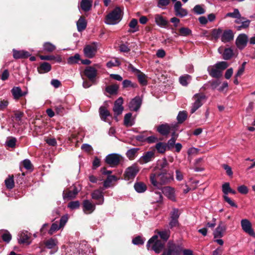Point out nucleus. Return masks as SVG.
I'll return each instance as SVG.
<instances>
[{
  "label": "nucleus",
  "instance_id": "3c124183",
  "mask_svg": "<svg viewBox=\"0 0 255 255\" xmlns=\"http://www.w3.org/2000/svg\"><path fill=\"white\" fill-rule=\"evenodd\" d=\"M176 140V137H172L169 140H168L167 142L166 143L167 150H172V149L174 147Z\"/></svg>",
  "mask_w": 255,
  "mask_h": 255
},
{
  "label": "nucleus",
  "instance_id": "c85d7f7f",
  "mask_svg": "<svg viewBox=\"0 0 255 255\" xmlns=\"http://www.w3.org/2000/svg\"><path fill=\"white\" fill-rule=\"evenodd\" d=\"M119 89V85L114 84L107 86L105 88V91L111 95H115L118 94Z\"/></svg>",
  "mask_w": 255,
  "mask_h": 255
},
{
  "label": "nucleus",
  "instance_id": "f3484780",
  "mask_svg": "<svg viewBox=\"0 0 255 255\" xmlns=\"http://www.w3.org/2000/svg\"><path fill=\"white\" fill-rule=\"evenodd\" d=\"M142 103V100L139 96H136L129 103L128 107L130 111H137Z\"/></svg>",
  "mask_w": 255,
  "mask_h": 255
},
{
  "label": "nucleus",
  "instance_id": "680f3d73",
  "mask_svg": "<svg viewBox=\"0 0 255 255\" xmlns=\"http://www.w3.org/2000/svg\"><path fill=\"white\" fill-rule=\"evenodd\" d=\"M16 142V139L15 137H11L9 139H8L6 144L7 146L11 148H14L15 146V143Z\"/></svg>",
  "mask_w": 255,
  "mask_h": 255
},
{
  "label": "nucleus",
  "instance_id": "473e14b6",
  "mask_svg": "<svg viewBox=\"0 0 255 255\" xmlns=\"http://www.w3.org/2000/svg\"><path fill=\"white\" fill-rule=\"evenodd\" d=\"M0 235L3 242L8 243L11 240L12 236L7 230L0 231Z\"/></svg>",
  "mask_w": 255,
  "mask_h": 255
},
{
  "label": "nucleus",
  "instance_id": "f704fd0d",
  "mask_svg": "<svg viewBox=\"0 0 255 255\" xmlns=\"http://www.w3.org/2000/svg\"><path fill=\"white\" fill-rule=\"evenodd\" d=\"M27 232H22L19 235V238L18 239V242L20 244H27L29 245L30 242H28L29 237L27 235Z\"/></svg>",
  "mask_w": 255,
  "mask_h": 255
},
{
  "label": "nucleus",
  "instance_id": "a878e982",
  "mask_svg": "<svg viewBox=\"0 0 255 255\" xmlns=\"http://www.w3.org/2000/svg\"><path fill=\"white\" fill-rule=\"evenodd\" d=\"M51 70V65L46 62H44L40 64L37 67V71L40 74H43L49 72Z\"/></svg>",
  "mask_w": 255,
  "mask_h": 255
},
{
  "label": "nucleus",
  "instance_id": "4be33fe9",
  "mask_svg": "<svg viewBox=\"0 0 255 255\" xmlns=\"http://www.w3.org/2000/svg\"><path fill=\"white\" fill-rule=\"evenodd\" d=\"M79 190L76 186H74L72 190H67L63 192V196L64 199L67 198L68 199H72L75 198L78 194Z\"/></svg>",
  "mask_w": 255,
  "mask_h": 255
},
{
  "label": "nucleus",
  "instance_id": "f03ea898",
  "mask_svg": "<svg viewBox=\"0 0 255 255\" xmlns=\"http://www.w3.org/2000/svg\"><path fill=\"white\" fill-rule=\"evenodd\" d=\"M122 19V10L120 7L117 6L108 13L105 20L107 24L114 25L118 23Z\"/></svg>",
  "mask_w": 255,
  "mask_h": 255
},
{
  "label": "nucleus",
  "instance_id": "9b49d317",
  "mask_svg": "<svg viewBox=\"0 0 255 255\" xmlns=\"http://www.w3.org/2000/svg\"><path fill=\"white\" fill-rule=\"evenodd\" d=\"M84 53L86 57L89 58H93L97 51V47L95 42L92 44L86 45L84 48Z\"/></svg>",
  "mask_w": 255,
  "mask_h": 255
},
{
  "label": "nucleus",
  "instance_id": "9d476101",
  "mask_svg": "<svg viewBox=\"0 0 255 255\" xmlns=\"http://www.w3.org/2000/svg\"><path fill=\"white\" fill-rule=\"evenodd\" d=\"M155 149L145 152L143 155L138 159L140 164H144L152 161L155 158Z\"/></svg>",
  "mask_w": 255,
  "mask_h": 255
},
{
  "label": "nucleus",
  "instance_id": "2f4dec72",
  "mask_svg": "<svg viewBox=\"0 0 255 255\" xmlns=\"http://www.w3.org/2000/svg\"><path fill=\"white\" fill-rule=\"evenodd\" d=\"M92 6V1L90 0H82L80 3V8L84 11H89Z\"/></svg>",
  "mask_w": 255,
  "mask_h": 255
},
{
  "label": "nucleus",
  "instance_id": "f257e3e1",
  "mask_svg": "<svg viewBox=\"0 0 255 255\" xmlns=\"http://www.w3.org/2000/svg\"><path fill=\"white\" fill-rule=\"evenodd\" d=\"M149 180L154 188L160 189L163 185L169 184L173 180V174L169 171L151 173Z\"/></svg>",
  "mask_w": 255,
  "mask_h": 255
},
{
  "label": "nucleus",
  "instance_id": "72a5a7b5",
  "mask_svg": "<svg viewBox=\"0 0 255 255\" xmlns=\"http://www.w3.org/2000/svg\"><path fill=\"white\" fill-rule=\"evenodd\" d=\"M223 30L221 28L218 29L214 28L212 30L211 35L212 36V40L215 41L218 40L220 37H221Z\"/></svg>",
  "mask_w": 255,
  "mask_h": 255
},
{
  "label": "nucleus",
  "instance_id": "b1692460",
  "mask_svg": "<svg viewBox=\"0 0 255 255\" xmlns=\"http://www.w3.org/2000/svg\"><path fill=\"white\" fill-rule=\"evenodd\" d=\"M208 73L212 77L219 79L222 76V72L215 66H209L208 68Z\"/></svg>",
  "mask_w": 255,
  "mask_h": 255
},
{
  "label": "nucleus",
  "instance_id": "39448f33",
  "mask_svg": "<svg viewBox=\"0 0 255 255\" xmlns=\"http://www.w3.org/2000/svg\"><path fill=\"white\" fill-rule=\"evenodd\" d=\"M140 170V167L137 163H134L126 168L124 177L126 180L133 179Z\"/></svg>",
  "mask_w": 255,
  "mask_h": 255
},
{
  "label": "nucleus",
  "instance_id": "a211bd4d",
  "mask_svg": "<svg viewBox=\"0 0 255 255\" xmlns=\"http://www.w3.org/2000/svg\"><path fill=\"white\" fill-rule=\"evenodd\" d=\"M234 37V34L232 30H225L222 32L221 40L224 43H227L233 40Z\"/></svg>",
  "mask_w": 255,
  "mask_h": 255
},
{
  "label": "nucleus",
  "instance_id": "052dcab7",
  "mask_svg": "<svg viewBox=\"0 0 255 255\" xmlns=\"http://www.w3.org/2000/svg\"><path fill=\"white\" fill-rule=\"evenodd\" d=\"M22 164L24 166V167L27 170H32L33 166L30 161V160L28 159H24L22 161Z\"/></svg>",
  "mask_w": 255,
  "mask_h": 255
},
{
  "label": "nucleus",
  "instance_id": "4468645a",
  "mask_svg": "<svg viewBox=\"0 0 255 255\" xmlns=\"http://www.w3.org/2000/svg\"><path fill=\"white\" fill-rule=\"evenodd\" d=\"M172 128H175V126L170 127L168 124L159 125L156 127L157 131L163 136H167L170 132Z\"/></svg>",
  "mask_w": 255,
  "mask_h": 255
},
{
  "label": "nucleus",
  "instance_id": "774afa93",
  "mask_svg": "<svg viewBox=\"0 0 255 255\" xmlns=\"http://www.w3.org/2000/svg\"><path fill=\"white\" fill-rule=\"evenodd\" d=\"M121 65V62L119 60L116 59L114 62L110 61L107 63V66L108 68H112L113 67L119 66Z\"/></svg>",
  "mask_w": 255,
  "mask_h": 255
},
{
  "label": "nucleus",
  "instance_id": "a19ab883",
  "mask_svg": "<svg viewBox=\"0 0 255 255\" xmlns=\"http://www.w3.org/2000/svg\"><path fill=\"white\" fill-rule=\"evenodd\" d=\"M233 55V50L231 48H225L223 54V59L226 60H230Z\"/></svg>",
  "mask_w": 255,
  "mask_h": 255
},
{
  "label": "nucleus",
  "instance_id": "bf43d9fd",
  "mask_svg": "<svg viewBox=\"0 0 255 255\" xmlns=\"http://www.w3.org/2000/svg\"><path fill=\"white\" fill-rule=\"evenodd\" d=\"M231 188L229 182H226L222 185V191L225 195H227L231 191Z\"/></svg>",
  "mask_w": 255,
  "mask_h": 255
},
{
  "label": "nucleus",
  "instance_id": "a18cd8bd",
  "mask_svg": "<svg viewBox=\"0 0 255 255\" xmlns=\"http://www.w3.org/2000/svg\"><path fill=\"white\" fill-rule=\"evenodd\" d=\"M118 178L115 175H109L104 182V187L107 188L110 186L113 181H117Z\"/></svg>",
  "mask_w": 255,
  "mask_h": 255
},
{
  "label": "nucleus",
  "instance_id": "e2e57ef3",
  "mask_svg": "<svg viewBox=\"0 0 255 255\" xmlns=\"http://www.w3.org/2000/svg\"><path fill=\"white\" fill-rule=\"evenodd\" d=\"M80 207V202L79 201H71L68 204V207L73 210L78 209Z\"/></svg>",
  "mask_w": 255,
  "mask_h": 255
},
{
  "label": "nucleus",
  "instance_id": "338daca9",
  "mask_svg": "<svg viewBox=\"0 0 255 255\" xmlns=\"http://www.w3.org/2000/svg\"><path fill=\"white\" fill-rule=\"evenodd\" d=\"M188 14V11L186 9L181 7L179 11L175 13V15L177 16L183 17L185 16Z\"/></svg>",
  "mask_w": 255,
  "mask_h": 255
},
{
  "label": "nucleus",
  "instance_id": "cd10ccee",
  "mask_svg": "<svg viewBox=\"0 0 255 255\" xmlns=\"http://www.w3.org/2000/svg\"><path fill=\"white\" fill-rule=\"evenodd\" d=\"M11 92L15 99H19L26 94V93H22L21 88L19 87H14L11 89Z\"/></svg>",
  "mask_w": 255,
  "mask_h": 255
},
{
  "label": "nucleus",
  "instance_id": "69168bd1",
  "mask_svg": "<svg viewBox=\"0 0 255 255\" xmlns=\"http://www.w3.org/2000/svg\"><path fill=\"white\" fill-rule=\"evenodd\" d=\"M137 20L135 18H132L128 24V26L131 28L139 29Z\"/></svg>",
  "mask_w": 255,
  "mask_h": 255
},
{
  "label": "nucleus",
  "instance_id": "bb28decb",
  "mask_svg": "<svg viewBox=\"0 0 255 255\" xmlns=\"http://www.w3.org/2000/svg\"><path fill=\"white\" fill-rule=\"evenodd\" d=\"M160 190H161L162 193L170 199L172 200L173 198H174V191L173 188L169 186H166L162 187V188Z\"/></svg>",
  "mask_w": 255,
  "mask_h": 255
},
{
  "label": "nucleus",
  "instance_id": "c9c22d12",
  "mask_svg": "<svg viewBox=\"0 0 255 255\" xmlns=\"http://www.w3.org/2000/svg\"><path fill=\"white\" fill-rule=\"evenodd\" d=\"M134 188L138 193H143L147 189L146 185L142 182H136L134 185Z\"/></svg>",
  "mask_w": 255,
  "mask_h": 255
},
{
  "label": "nucleus",
  "instance_id": "7c9ffc66",
  "mask_svg": "<svg viewBox=\"0 0 255 255\" xmlns=\"http://www.w3.org/2000/svg\"><path fill=\"white\" fill-rule=\"evenodd\" d=\"M99 114L101 119L105 122H106L108 117L111 116L110 112L104 106H101L99 108Z\"/></svg>",
  "mask_w": 255,
  "mask_h": 255
},
{
  "label": "nucleus",
  "instance_id": "37998d69",
  "mask_svg": "<svg viewBox=\"0 0 255 255\" xmlns=\"http://www.w3.org/2000/svg\"><path fill=\"white\" fill-rule=\"evenodd\" d=\"M147 76L141 71L137 75V79L139 83L142 86H146L147 84Z\"/></svg>",
  "mask_w": 255,
  "mask_h": 255
},
{
  "label": "nucleus",
  "instance_id": "5701e85b",
  "mask_svg": "<svg viewBox=\"0 0 255 255\" xmlns=\"http://www.w3.org/2000/svg\"><path fill=\"white\" fill-rule=\"evenodd\" d=\"M30 56V53L27 51L13 49V57L16 59L27 58Z\"/></svg>",
  "mask_w": 255,
  "mask_h": 255
},
{
  "label": "nucleus",
  "instance_id": "de8ad7c7",
  "mask_svg": "<svg viewBox=\"0 0 255 255\" xmlns=\"http://www.w3.org/2000/svg\"><path fill=\"white\" fill-rule=\"evenodd\" d=\"M179 34L183 36H187L192 33V31L188 27H183L179 29Z\"/></svg>",
  "mask_w": 255,
  "mask_h": 255
},
{
  "label": "nucleus",
  "instance_id": "8fccbe9b",
  "mask_svg": "<svg viewBox=\"0 0 255 255\" xmlns=\"http://www.w3.org/2000/svg\"><path fill=\"white\" fill-rule=\"evenodd\" d=\"M160 238L163 240V242L165 243L169 238L170 232L169 231H160L158 233Z\"/></svg>",
  "mask_w": 255,
  "mask_h": 255
},
{
  "label": "nucleus",
  "instance_id": "0eeeda50",
  "mask_svg": "<svg viewBox=\"0 0 255 255\" xmlns=\"http://www.w3.org/2000/svg\"><path fill=\"white\" fill-rule=\"evenodd\" d=\"M105 160L111 167H116L123 160V157L119 154L111 153L106 157Z\"/></svg>",
  "mask_w": 255,
  "mask_h": 255
},
{
  "label": "nucleus",
  "instance_id": "603ef678",
  "mask_svg": "<svg viewBox=\"0 0 255 255\" xmlns=\"http://www.w3.org/2000/svg\"><path fill=\"white\" fill-rule=\"evenodd\" d=\"M132 117V114L128 113L125 115L124 117V125L126 127L132 126L133 124L131 123L130 120Z\"/></svg>",
  "mask_w": 255,
  "mask_h": 255
},
{
  "label": "nucleus",
  "instance_id": "1a4fd4ad",
  "mask_svg": "<svg viewBox=\"0 0 255 255\" xmlns=\"http://www.w3.org/2000/svg\"><path fill=\"white\" fill-rule=\"evenodd\" d=\"M169 163L166 158H163L161 160H158L154 167L153 171H158L157 172L169 171Z\"/></svg>",
  "mask_w": 255,
  "mask_h": 255
},
{
  "label": "nucleus",
  "instance_id": "6e6552de",
  "mask_svg": "<svg viewBox=\"0 0 255 255\" xmlns=\"http://www.w3.org/2000/svg\"><path fill=\"white\" fill-rule=\"evenodd\" d=\"M193 98L195 99V102L191 109L192 114L202 106L203 105L202 101L205 99L206 96L203 93H198L194 95Z\"/></svg>",
  "mask_w": 255,
  "mask_h": 255
},
{
  "label": "nucleus",
  "instance_id": "e433bc0d",
  "mask_svg": "<svg viewBox=\"0 0 255 255\" xmlns=\"http://www.w3.org/2000/svg\"><path fill=\"white\" fill-rule=\"evenodd\" d=\"M5 185L7 189H12L14 187L13 176L9 175L8 177L4 181Z\"/></svg>",
  "mask_w": 255,
  "mask_h": 255
},
{
  "label": "nucleus",
  "instance_id": "ea45409f",
  "mask_svg": "<svg viewBox=\"0 0 255 255\" xmlns=\"http://www.w3.org/2000/svg\"><path fill=\"white\" fill-rule=\"evenodd\" d=\"M40 59L43 60H55L58 62H61L62 59L60 56L55 57L53 55H40Z\"/></svg>",
  "mask_w": 255,
  "mask_h": 255
},
{
  "label": "nucleus",
  "instance_id": "864d4df0",
  "mask_svg": "<svg viewBox=\"0 0 255 255\" xmlns=\"http://www.w3.org/2000/svg\"><path fill=\"white\" fill-rule=\"evenodd\" d=\"M215 66L218 69L222 71L223 70L226 69L229 66V64L227 62L221 61L216 63L215 65Z\"/></svg>",
  "mask_w": 255,
  "mask_h": 255
},
{
  "label": "nucleus",
  "instance_id": "ddd939ff",
  "mask_svg": "<svg viewBox=\"0 0 255 255\" xmlns=\"http://www.w3.org/2000/svg\"><path fill=\"white\" fill-rule=\"evenodd\" d=\"M248 41V37L247 35L242 33L238 36L236 40V44L239 49H243L247 46Z\"/></svg>",
  "mask_w": 255,
  "mask_h": 255
},
{
  "label": "nucleus",
  "instance_id": "aec40b11",
  "mask_svg": "<svg viewBox=\"0 0 255 255\" xmlns=\"http://www.w3.org/2000/svg\"><path fill=\"white\" fill-rule=\"evenodd\" d=\"M226 225L221 222L214 232L213 235L214 238H221L223 237V233L226 231Z\"/></svg>",
  "mask_w": 255,
  "mask_h": 255
},
{
  "label": "nucleus",
  "instance_id": "58836bf2",
  "mask_svg": "<svg viewBox=\"0 0 255 255\" xmlns=\"http://www.w3.org/2000/svg\"><path fill=\"white\" fill-rule=\"evenodd\" d=\"M155 148L158 153L161 154L164 153L166 150H167L166 143L162 142L157 143L155 145Z\"/></svg>",
  "mask_w": 255,
  "mask_h": 255
},
{
  "label": "nucleus",
  "instance_id": "c756f323",
  "mask_svg": "<svg viewBox=\"0 0 255 255\" xmlns=\"http://www.w3.org/2000/svg\"><path fill=\"white\" fill-rule=\"evenodd\" d=\"M92 197L93 199L99 201V204H103L104 202V196L102 192L99 190H96L92 193Z\"/></svg>",
  "mask_w": 255,
  "mask_h": 255
},
{
  "label": "nucleus",
  "instance_id": "49530a36",
  "mask_svg": "<svg viewBox=\"0 0 255 255\" xmlns=\"http://www.w3.org/2000/svg\"><path fill=\"white\" fill-rule=\"evenodd\" d=\"M138 150V148H133L130 149L128 150L126 155L129 159L132 160L134 158L135 155Z\"/></svg>",
  "mask_w": 255,
  "mask_h": 255
},
{
  "label": "nucleus",
  "instance_id": "c03bdc74",
  "mask_svg": "<svg viewBox=\"0 0 255 255\" xmlns=\"http://www.w3.org/2000/svg\"><path fill=\"white\" fill-rule=\"evenodd\" d=\"M123 89H128L129 88H135L137 87L136 83H132L130 80H125L122 82Z\"/></svg>",
  "mask_w": 255,
  "mask_h": 255
},
{
  "label": "nucleus",
  "instance_id": "dca6fc26",
  "mask_svg": "<svg viewBox=\"0 0 255 255\" xmlns=\"http://www.w3.org/2000/svg\"><path fill=\"white\" fill-rule=\"evenodd\" d=\"M241 226L243 230L249 235L255 238V232L252 228L251 222L247 219H243L241 221Z\"/></svg>",
  "mask_w": 255,
  "mask_h": 255
},
{
  "label": "nucleus",
  "instance_id": "4c0bfd02",
  "mask_svg": "<svg viewBox=\"0 0 255 255\" xmlns=\"http://www.w3.org/2000/svg\"><path fill=\"white\" fill-rule=\"evenodd\" d=\"M81 60V57L79 54L76 53L74 56H70L67 59V63L69 65H73L78 63Z\"/></svg>",
  "mask_w": 255,
  "mask_h": 255
},
{
  "label": "nucleus",
  "instance_id": "20e7f679",
  "mask_svg": "<svg viewBox=\"0 0 255 255\" xmlns=\"http://www.w3.org/2000/svg\"><path fill=\"white\" fill-rule=\"evenodd\" d=\"M152 245L151 249L156 253H159L163 249L165 243L162 241L158 240L157 235L153 236L148 241L147 244V248L149 250L150 245Z\"/></svg>",
  "mask_w": 255,
  "mask_h": 255
},
{
  "label": "nucleus",
  "instance_id": "5fc2aeb1",
  "mask_svg": "<svg viewBox=\"0 0 255 255\" xmlns=\"http://www.w3.org/2000/svg\"><path fill=\"white\" fill-rule=\"evenodd\" d=\"M226 17H230L235 18H239L241 17V13L237 8H235L233 12H228L226 14Z\"/></svg>",
  "mask_w": 255,
  "mask_h": 255
},
{
  "label": "nucleus",
  "instance_id": "7ed1b4c3",
  "mask_svg": "<svg viewBox=\"0 0 255 255\" xmlns=\"http://www.w3.org/2000/svg\"><path fill=\"white\" fill-rule=\"evenodd\" d=\"M182 252L181 245L176 244L173 241H169L166 248L164 249L161 255H181Z\"/></svg>",
  "mask_w": 255,
  "mask_h": 255
},
{
  "label": "nucleus",
  "instance_id": "412c9836",
  "mask_svg": "<svg viewBox=\"0 0 255 255\" xmlns=\"http://www.w3.org/2000/svg\"><path fill=\"white\" fill-rule=\"evenodd\" d=\"M155 21L160 27H167L170 26L168 21L160 14H157L155 15Z\"/></svg>",
  "mask_w": 255,
  "mask_h": 255
},
{
  "label": "nucleus",
  "instance_id": "f8f14e48",
  "mask_svg": "<svg viewBox=\"0 0 255 255\" xmlns=\"http://www.w3.org/2000/svg\"><path fill=\"white\" fill-rule=\"evenodd\" d=\"M123 104V99L122 97L119 98L114 103L113 107V111L115 113V119L117 121H118L117 116L122 114L124 107L122 105Z\"/></svg>",
  "mask_w": 255,
  "mask_h": 255
},
{
  "label": "nucleus",
  "instance_id": "0e129e2a",
  "mask_svg": "<svg viewBox=\"0 0 255 255\" xmlns=\"http://www.w3.org/2000/svg\"><path fill=\"white\" fill-rule=\"evenodd\" d=\"M193 10L195 13L198 14H204L205 12V9L203 7H202V6L200 5L199 4L196 5L194 6Z\"/></svg>",
  "mask_w": 255,
  "mask_h": 255
},
{
  "label": "nucleus",
  "instance_id": "423d86ee",
  "mask_svg": "<svg viewBox=\"0 0 255 255\" xmlns=\"http://www.w3.org/2000/svg\"><path fill=\"white\" fill-rule=\"evenodd\" d=\"M81 76L84 75L87 79L93 84L96 83V78L98 75V70L93 66H87L83 72V74L81 73Z\"/></svg>",
  "mask_w": 255,
  "mask_h": 255
},
{
  "label": "nucleus",
  "instance_id": "393cba45",
  "mask_svg": "<svg viewBox=\"0 0 255 255\" xmlns=\"http://www.w3.org/2000/svg\"><path fill=\"white\" fill-rule=\"evenodd\" d=\"M77 30L79 32L84 30L87 25V22L84 16H81L76 23Z\"/></svg>",
  "mask_w": 255,
  "mask_h": 255
},
{
  "label": "nucleus",
  "instance_id": "79ce46f5",
  "mask_svg": "<svg viewBox=\"0 0 255 255\" xmlns=\"http://www.w3.org/2000/svg\"><path fill=\"white\" fill-rule=\"evenodd\" d=\"M187 118V113L185 111H180L177 117L178 124L183 123Z\"/></svg>",
  "mask_w": 255,
  "mask_h": 255
},
{
  "label": "nucleus",
  "instance_id": "6e6d98bb",
  "mask_svg": "<svg viewBox=\"0 0 255 255\" xmlns=\"http://www.w3.org/2000/svg\"><path fill=\"white\" fill-rule=\"evenodd\" d=\"M190 79L191 76L189 75L181 76L179 78L180 83L183 86H187L188 84L187 81Z\"/></svg>",
  "mask_w": 255,
  "mask_h": 255
},
{
  "label": "nucleus",
  "instance_id": "2eb2a0df",
  "mask_svg": "<svg viewBox=\"0 0 255 255\" xmlns=\"http://www.w3.org/2000/svg\"><path fill=\"white\" fill-rule=\"evenodd\" d=\"M57 243V240L52 238L44 242V245L45 248L48 249L53 250V251L50 252V254H54L58 250Z\"/></svg>",
  "mask_w": 255,
  "mask_h": 255
},
{
  "label": "nucleus",
  "instance_id": "6ab92c4d",
  "mask_svg": "<svg viewBox=\"0 0 255 255\" xmlns=\"http://www.w3.org/2000/svg\"><path fill=\"white\" fill-rule=\"evenodd\" d=\"M82 207L83 212L86 214L92 213L95 209V205L88 200L83 201Z\"/></svg>",
  "mask_w": 255,
  "mask_h": 255
},
{
  "label": "nucleus",
  "instance_id": "09e8293b",
  "mask_svg": "<svg viewBox=\"0 0 255 255\" xmlns=\"http://www.w3.org/2000/svg\"><path fill=\"white\" fill-rule=\"evenodd\" d=\"M43 48L45 51L51 52L55 50L56 47L54 45L52 44L50 42H47L44 43Z\"/></svg>",
  "mask_w": 255,
  "mask_h": 255
},
{
  "label": "nucleus",
  "instance_id": "13d9d810",
  "mask_svg": "<svg viewBox=\"0 0 255 255\" xmlns=\"http://www.w3.org/2000/svg\"><path fill=\"white\" fill-rule=\"evenodd\" d=\"M144 240L139 236H138L132 240V243L135 245H142L144 244Z\"/></svg>",
  "mask_w": 255,
  "mask_h": 255
},
{
  "label": "nucleus",
  "instance_id": "4d7b16f0",
  "mask_svg": "<svg viewBox=\"0 0 255 255\" xmlns=\"http://www.w3.org/2000/svg\"><path fill=\"white\" fill-rule=\"evenodd\" d=\"M61 227H59V225L58 226L56 223H54L52 224L50 229L49 230L48 233L50 235H53L56 231L60 229Z\"/></svg>",
  "mask_w": 255,
  "mask_h": 255
}]
</instances>
